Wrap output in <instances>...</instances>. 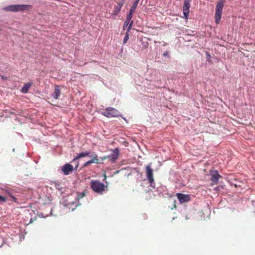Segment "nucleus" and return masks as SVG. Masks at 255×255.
I'll use <instances>...</instances> for the list:
<instances>
[{"label":"nucleus","instance_id":"5701e85b","mask_svg":"<svg viewBox=\"0 0 255 255\" xmlns=\"http://www.w3.org/2000/svg\"><path fill=\"white\" fill-rule=\"evenodd\" d=\"M108 158H109L110 159V155H107V156H104V157H102V159L103 160H104L105 159H108Z\"/></svg>","mask_w":255,"mask_h":255},{"label":"nucleus","instance_id":"a878e982","mask_svg":"<svg viewBox=\"0 0 255 255\" xmlns=\"http://www.w3.org/2000/svg\"><path fill=\"white\" fill-rule=\"evenodd\" d=\"M106 178H107V176H106V174H105V179H106Z\"/></svg>","mask_w":255,"mask_h":255},{"label":"nucleus","instance_id":"f3484780","mask_svg":"<svg viewBox=\"0 0 255 255\" xmlns=\"http://www.w3.org/2000/svg\"><path fill=\"white\" fill-rule=\"evenodd\" d=\"M31 85V83H27L22 88L21 92L24 94L27 93Z\"/></svg>","mask_w":255,"mask_h":255},{"label":"nucleus","instance_id":"6e6552de","mask_svg":"<svg viewBox=\"0 0 255 255\" xmlns=\"http://www.w3.org/2000/svg\"><path fill=\"white\" fill-rule=\"evenodd\" d=\"M176 196L181 204L187 203L191 200L190 196L188 194L177 193Z\"/></svg>","mask_w":255,"mask_h":255},{"label":"nucleus","instance_id":"dca6fc26","mask_svg":"<svg viewBox=\"0 0 255 255\" xmlns=\"http://www.w3.org/2000/svg\"><path fill=\"white\" fill-rule=\"evenodd\" d=\"M133 21H131L130 22V23H129V25H128V30H127V32H126V34L125 35V37H124V40H123V43L124 44L126 43L127 42L128 40L129 39V35H128V32L131 29L132 25L133 24Z\"/></svg>","mask_w":255,"mask_h":255},{"label":"nucleus","instance_id":"9d476101","mask_svg":"<svg viewBox=\"0 0 255 255\" xmlns=\"http://www.w3.org/2000/svg\"><path fill=\"white\" fill-rule=\"evenodd\" d=\"M146 177L150 184H152L154 181L153 177V170L149 165L146 167Z\"/></svg>","mask_w":255,"mask_h":255},{"label":"nucleus","instance_id":"f257e3e1","mask_svg":"<svg viewBox=\"0 0 255 255\" xmlns=\"http://www.w3.org/2000/svg\"><path fill=\"white\" fill-rule=\"evenodd\" d=\"M90 187L94 192L102 194L107 187L98 180H92L90 182Z\"/></svg>","mask_w":255,"mask_h":255},{"label":"nucleus","instance_id":"4468645a","mask_svg":"<svg viewBox=\"0 0 255 255\" xmlns=\"http://www.w3.org/2000/svg\"><path fill=\"white\" fill-rule=\"evenodd\" d=\"M132 16V13L131 12H129V13L127 15L126 19L124 22V26H123V29H125L126 27H127L129 24V23L132 21L131 20Z\"/></svg>","mask_w":255,"mask_h":255},{"label":"nucleus","instance_id":"393cba45","mask_svg":"<svg viewBox=\"0 0 255 255\" xmlns=\"http://www.w3.org/2000/svg\"><path fill=\"white\" fill-rule=\"evenodd\" d=\"M36 217H34L33 220L32 219H31L30 220V222L29 223V224L30 223H32L34 221L36 220Z\"/></svg>","mask_w":255,"mask_h":255},{"label":"nucleus","instance_id":"4be33fe9","mask_svg":"<svg viewBox=\"0 0 255 255\" xmlns=\"http://www.w3.org/2000/svg\"><path fill=\"white\" fill-rule=\"evenodd\" d=\"M74 203H76V202H69L67 204H65V205H66V206H68H68H69L70 205H71V204H74Z\"/></svg>","mask_w":255,"mask_h":255},{"label":"nucleus","instance_id":"9b49d317","mask_svg":"<svg viewBox=\"0 0 255 255\" xmlns=\"http://www.w3.org/2000/svg\"><path fill=\"white\" fill-rule=\"evenodd\" d=\"M73 169V166L69 163L64 164L62 168V171L65 175H69L72 172Z\"/></svg>","mask_w":255,"mask_h":255},{"label":"nucleus","instance_id":"7ed1b4c3","mask_svg":"<svg viewBox=\"0 0 255 255\" xmlns=\"http://www.w3.org/2000/svg\"><path fill=\"white\" fill-rule=\"evenodd\" d=\"M102 115L108 118L118 117L120 116V112L113 107H108L102 112Z\"/></svg>","mask_w":255,"mask_h":255},{"label":"nucleus","instance_id":"aec40b11","mask_svg":"<svg viewBox=\"0 0 255 255\" xmlns=\"http://www.w3.org/2000/svg\"><path fill=\"white\" fill-rule=\"evenodd\" d=\"M6 197L0 195V202H6Z\"/></svg>","mask_w":255,"mask_h":255},{"label":"nucleus","instance_id":"f8f14e48","mask_svg":"<svg viewBox=\"0 0 255 255\" xmlns=\"http://www.w3.org/2000/svg\"><path fill=\"white\" fill-rule=\"evenodd\" d=\"M113 153L110 155V160L113 162H115L117 159L118 158L120 150L118 148H116L112 150Z\"/></svg>","mask_w":255,"mask_h":255},{"label":"nucleus","instance_id":"1a4fd4ad","mask_svg":"<svg viewBox=\"0 0 255 255\" xmlns=\"http://www.w3.org/2000/svg\"><path fill=\"white\" fill-rule=\"evenodd\" d=\"M99 163H100V160L98 158V156L97 154L94 153L92 155V159L89 160V161L86 162L83 164V167H87L89 165L91 164L92 163L98 164Z\"/></svg>","mask_w":255,"mask_h":255},{"label":"nucleus","instance_id":"ddd939ff","mask_svg":"<svg viewBox=\"0 0 255 255\" xmlns=\"http://www.w3.org/2000/svg\"><path fill=\"white\" fill-rule=\"evenodd\" d=\"M124 3V0H122L120 2H119L117 5L116 6L115 10L114 11V15H117L119 12L121 11V8Z\"/></svg>","mask_w":255,"mask_h":255},{"label":"nucleus","instance_id":"a211bd4d","mask_svg":"<svg viewBox=\"0 0 255 255\" xmlns=\"http://www.w3.org/2000/svg\"><path fill=\"white\" fill-rule=\"evenodd\" d=\"M139 0H135V1L134 2L133 4H132L129 12H131V13H133V12L135 11V9L136 7H137V4L139 2Z\"/></svg>","mask_w":255,"mask_h":255},{"label":"nucleus","instance_id":"2eb2a0df","mask_svg":"<svg viewBox=\"0 0 255 255\" xmlns=\"http://www.w3.org/2000/svg\"><path fill=\"white\" fill-rule=\"evenodd\" d=\"M60 94V90L59 89V87L58 85H56L55 87L54 92L52 94L51 96L55 100L58 99Z\"/></svg>","mask_w":255,"mask_h":255},{"label":"nucleus","instance_id":"423d86ee","mask_svg":"<svg viewBox=\"0 0 255 255\" xmlns=\"http://www.w3.org/2000/svg\"><path fill=\"white\" fill-rule=\"evenodd\" d=\"M210 175L211 176V180L215 184L218 183L219 178H222V176L219 174L218 171L217 170H210Z\"/></svg>","mask_w":255,"mask_h":255},{"label":"nucleus","instance_id":"20e7f679","mask_svg":"<svg viewBox=\"0 0 255 255\" xmlns=\"http://www.w3.org/2000/svg\"><path fill=\"white\" fill-rule=\"evenodd\" d=\"M28 6L29 5L25 4L10 5L4 7L3 9L7 11L16 12L23 11L26 9Z\"/></svg>","mask_w":255,"mask_h":255},{"label":"nucleus","instance_id":"412c9836","mask_svg":"<svg viewBox=\"0 0 255 255\" xmlns=\"http://www.w3.org/2000/svg\"><path fill=\"white\" fill-rule=\"evenodd\" d=\"M9 195L10 197L12 198V200L13 202L15 203L17 202V199L15 197H14L11 193H9Z\"/></svg>","mask_w":255,"mask_h":255},{"label":"nucleus","instance_id":"6ab92c4d","mask_svg":"<svg viewBox=\"0 0 255 255\" xmlns=\"http://www.w3.org/2000/svg\"><path fill=\"white\" fill-rule=\"evenodd\" d=\"M86 195V193L85 191H83L82 192H78L77 193V197L76 200H79V199L83 198Z\"/></svg>","mask_w":255,"mask_h":255},{"label":"nucleus","instance_id":"b1692460","mask_svg":"<svg viewBox=\"0 0 255 255\" xmlns=\"http://www.w3.org/2000/svg\"><path fill=\"white\" fill-rule=\"evenodd\" d=\"M168 55V52L167 51H166L164 52V53L163 54V56L164 57H166L167 56V55Z\"/></svg>","mask_w":255,"mask_h":255},{"label":"nucleus","instance_id":"39448f33","mask_svg":"<svg viewBox=\"0 0 255 255\" xmlns=\"http://www.w3.org/2000/svg\"><path fill=\"white\" fill-rule=\"evenodd\" d=\"M84 157H91L92 155H90V152L88 151H86L85 152H81L77 155V156L73 159L72 162H75V169L76 170L77 169L79 166V162L77 161V160L83 158Z\"/></svg>","mask_w":255,"mask_h":255},{"label":"nucleus","instance_id":"f03ea898","mask_svg":"<svg viewBox=\"0 0 255 255\" xmlns=\"http://www.w3.org/2000/svg\"><path fill=\"white\" fill-rule=\"evenodd\" d=\"M225 0H219L217 3L215 14V22L217 24H219L220 21Z\"/></svg>","mask_w":255,"mask_h":255},{"label":"nucleus","instance_id":"0eeeda50","mask_svg":"<svg viewBox=\"0 0 255 255\" xmlns=\"http://www.w3.org/2000/svg\"><path fill=\"white\" fill-rule=\"evenodd\" d=\"M191 0H184V5L183 7V12L185 18L187 19L189 17L190 11V2Z\"/></svg>","mask_w":255,"mask_h":255}]
</instances>
